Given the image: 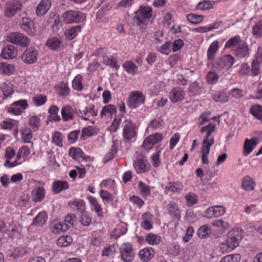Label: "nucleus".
Instances as JSON below:
<instances>
[{
    "instance_id": "nucleus-1",
    "label": "nucleus",
    "mask_w": 262,
    "mask_h": 262,
    "mask_svg": "<svg viewBox=\"0 0 262 262\" xmlns=\"http://www.w3.org/2000/svg\"><path fill=\"white\" fill-rule=\"evenodd\" d=\"M243 230L236 228L230 231L227 238V244H222L221 249L224 252H230L236 248L243 238Z\"/></svg>"
},
{
    "instance_id": "nucleus-2",
    "label": "nucleus",
    "mask_w": 262,
    "mask_h": 262,
    "mask_svg": "<svg viewBox=\"0 0 262 262\" xmlns=\"http://www.w3.org/2000/svg\"><path fill=\"white\" fill-rule=\"evenodd\" d=\"M63 20L66 24L80 23L86 19L85 14L79 11L69 10L63 14Z\"/></svg>"
},
{
    "instance_id": "nucleus-3",
    "label": "nucleus",
    "mask_w": 262,
    "mask_h": 262,
    "mask_svg": "<svg viewBox=\"0 0 262 262\" xmlns=\"http://www.w3.org/2000/svg\"><path fill=\"white\" fill-rule=\"evenodd\" d=\"M120 258L124 262H131L135 257L132 245L127 243L123 244L119 248Z\"/></svg>"
},
{
    "instance_id": "nucleus-4",
    "label": "nucleus",
    "mask_w": 262,
    "mask_h": 262,
    "mask_svg": "<svg viewBox=\"0 0 262 262\" xmlns=\"http://www.w3.org/2000/svg\"><path fill=\"white\" fill-rule=\"evenodd\" d=\"M235 62L234 58L231 55H226L217 59L213 63V67L218 70H222L225 68H230Z\"/></svg>"
},
{
    "instance_id": "nucleus-5",
    "label": "nucleus",
    "mask_w": 262,
    "mask_h": 262,
    "mask_svg": "<svg viewBox=\"0 0 262 262\" xmlns=\"http://www.w3.org/2000/svg\"><path fill=\"white\" fill-rule=\"evenodd\" d=\"M145 96L141 91H133L129 95L127 105L131 108H136L144 103Z\"/></svg>"
},
{
    "instance_id": "nucleus-6",
    "label": "nucleus",
    "mask_w": 262,
    "mask_h": 262,
    "mask_svg": "<svg viewBox=\"0 0 262 262\" xmlns=\"http://www.w3.org/2000/svg\"><path fill=\"white\" fill-rule=\"evenodd\" d=\"M123 138L124 140L129 141L137 135L136 125L130 120H125L123 122Z\"/></svg>"
},
{
    "instance_id": "nucleus-7",
    "label": "nucleus",
    "mask_w": 262,
    "mask_h": 262,
    "mask_svg": "<svg viewBox=\"0 0 262 262\" xmlns=\"http://www.w3.org/2000/svg\"><path fill=\"white\" fill-rule=\"evenodd\" d=\"M28 101L26 99H21L13 102L7 109L8 112L15 115H19L23 111L28 107Z\"/></svg>"
},
{
    "instance_id": "nucleus-8",
    "label": "nucleus",
    "mask_w": 262,
    "mask_h": 262,
    "mask_svg": "<svg viewBox=\"0 0 262 262\" xmlns=\"http://www.w3.org/2000/svg\"><path fill=\"white\" fill-rule=\"evenodd\" d=\"M22 4L19 0H11L8 2L6 5L5 13L7 16L12 17L17 11H20Z\"/></svg>"
},
{
    "instance_id": "nucleus-9",
    "label": "nucleus",
    "mask_w": 262,
    "mask_h": 262,
    "mask_svg": "<svg viewBox=\"0 0 262 262\" xmlns=\"http://www.w3.org/2000/svg\"><path fill=\"white\" fill-rule=\"evenodd\" d=\"M38 52L35 48H29L21 55L23 61L27 64H32L37 61Z\"/></svg>"
},
{
    "instance_id": "nucleus-10",
    "label": "nucleus",
    "mask_w": 262,
    "mask_h": 262,
    "mask_svg": "<svg viewBox=\"0 0 262 262\" xmlns=\"http://www.w3.org/2000/svg\"><path fill=\"white\" fill-rule=\"evenodd\" d=\"M186 95L185 91L181 88L175 87L171 89L169 93V99L171 102L175 103L182 101Z\"/></svg>"
},
{
    "instance_id": "nucleus-11",
    "label": "nucleus",
    "mask_w": 262,
    "mask_h": 262,
    "mask_svg": "<svg viewBox=\"0 0 262 262\" xmlns=\"http://www.w3.org/2000/svg\"><path fill=\"white\" fill-rule=\"evenodd\" d=\"M10 41L17 46L26 47L30 43V39L23 34L15 32L10 35Z\"/></svg>"
},
{
    "instance_id": "nucleus-12",
    "label": "nucleus",
    "mask_w": 262,
    "mask_h": 262,
    "mask_svg": "<svg viewBox=\"0 0 262 262\" xmlns=\"http://www.w3.org/2000/svg\"><path fill=\"white\" fill-rule=\"evenodd\" d=\"M21 28L26 31L29 35H34L36 33L33 21L29 18H23L19 23Z\"/></svg>"
},
{
    "instance_id": "nucleus-13",
    "label": "nucleus",
    "mask_w": 262,
    "mask_h": 262,
    "mask_svg": "<svg viewBox=\"0 0 262 262\" xmlns=\"http://www.w3.org/2000/svg\"><path fill=\"white\" fill-rule=\"evenodd\" d=\"M69 188V184L66 181L56 180L53 182L52 184V192L57 194L62 191L68 189Z\"/></svg>"
},
{
    "instance_id": "nucleus-14",
    "label": "nucleus",
    "mask_w": 262,
    "mask_h": 262,
    "mask_svg": "<svg viewBox=\"0 0 262 262\" xmlns=\"http://www.w3.org/2000/svg\"><path fill=\"white\" fill-rule=\"evenodd\" d=\"M155 251L151 247H146L139 251V257L143 262H148L155 255Z\"/></svg>"
},
{
    "instance_id": "nucleus-15",
    "label": "nucleus",
    "mask_w": 262,
    "mask_h": 262,
    "mask_svg": "<svg viewBox=\"0 0 262 262\" xmlns=\"http://www.w3.org/2000/svg\"><path fill=\"white\" fill-rule=\"evenodd\" d=\"M1 56L5 59H13L17 56V50L12 45H7L3 49Z\"/></svg>"
},
{
    "instance_id": "nucleus-16",
    "label": "nucleus",
    "mask_w": 262,
    "mask_h": 262,
    "mask_svg": "<svg viewBox=\"0 0 262 262\" xmlns=\"http://www.w3.org/2000/svg\"><path fill=\"white\" fill-rule=\"evenodd\" d=\"M134 167L137 173H143L148 171L150 165L146 161L141 159H138L134 162Z\"/></svg>"
},
{
    "instance_id": "nucleus-17",
    "label": "nucleus",
    "mask_w": 262,
    "mask_h": 262,
    "mask_svg": "<svg viewBox=\"0 0 262 262\" xmlns=\"http://www.w3.org/2000/svg\"><path fill=\"white\" fill-rule=\"evenodd\" d=\"M68 205L72 209L76 210L80 213L85 211V203L84 201L82 199H75L70 201L68 203Z\"/></svg>"
},
{
    "instance_id": "nucleus-18",
    "label": "nucleus",
    "mask_w": 262,
    "mask_h": 262,
    "mask_svg": "<svg viewBox=\"0 0 262 262\" xmlns=\"http://www.w3.org/2000/svg\"><path fill=\"white\" fill-rule=\"evenodd\" d=\"M51 6L50 0H41L36 9V14L38 16H42L49 10Z\"/></svg>"
},
{
    "instance_id": "nucleus-19",
    "label": "nucleus",
    "mask_w": 262,
    "mask_h": 262,
    "mask_svg": "<svg viewBox=\"0 0 262 262\" xmlns=\"http://www.w3.org/2000/svg\"><path fill=\"white\" fill-rule=\"evenodd\" d=\"M234 54L240 58H244L249 55L248 46L245 41H242L240 44L234 49Z\"/></svg>"
},
{
    "instance_id": "nucleus-20",
    "label": "nucleus",
    "mask_w": 262,
    "mask_h": 262,
    "mask_svg": "<svg viewBox=\"0 0 262 262\" xmlns=\"http://www.w3.org/2000/svg\"><path fill=\"white\" fill-rule=\"evenodd\" d=\"M88 199L91 205L92 210L96 212L98 217H102L103 216V209L97 200L93 196H89Z\"/></svg>"
},
{
    "instance_id": "nucleus-21",
    "label": "nucleus",
    "mask_w": 262,
    "mask_h": 262,
    "mask_svg": "<svg viewBox=\"0 0 262 262\" xmlns=\"http://www.w3.org/2000/svg\"><path fill=\"white\" fill-rule=\"evenodd\" d=\"M166 207L168 212L171 216L178 220L181 219L179 208L176 203L171 202L167 205Z\"/></svg>"
},
{
    "instance_id": "nucleus-22",
    "label": "nucleus",
    "mask_w": 262,
    "mask_h": 262,
    "mask_svg": "<svg viewBox=\"0 0 262 262\" xmlns=\"http://www.w3.org/2000/svg\"><path fill=\"white\" fill-rule=\"evenodd\" d=\"M255 185L254 179L249 176L244 177L242 180L241 187L246 191L254 190Z\"/></svg>"
},
{
    "instance_id": "nucleus-23",
    "label": "nucleus",
    "mask_w": 262,
    "mask_h": 262,
    "mask_svg": "<svg viewBox=\"0 0 262 262\" xmlns=\"http://www.w3.org/2000/svg\"><path fill=\"white\" fill-rule=\"evenodd\" d=\"M257 140L255 139H246L244 142L243 147V155L245 156L249 155L257 144Z\"/></svg>"
},
{
    "instance_id": "nucleus-24",
    "label": "nucleus",
    "mask_w": 262,
    "mask_h": 262,
    "mask_svg": "<svg viewBox=\"0 0 262 262\" xmlns=\"http://www.w3.org/2000/svg\"><path fill=\"white\" fill-rule=\"evenodd\" d=\"M79 116H80L81 118L84 120H88V119L85 116H87L88 117L96 116L98 114L97 111L95 110V106L94 105H91L89 106H86L82 112L79 110Z\"/></svg>"
},
{
    "instance_id": "nucleus-25",
    "label": "nucleus",
    "mask_w": 262,
    "mask_h": 262,
    "mask_svg": "<svg viewBox=\"0 0 262 262\" xmlns=\"http://www.w3.org/2000/svg\"><path fill=\"white\" fill-rule=\"evenodd\" d=\"M69 155L73 159L78 161H83L85 158L84 152L78 147H71L69 150Z\"/></svg>"
},
{
    "instance_id": "nucleus-26",
    "label": "nucleus",
    "mask_w": 262,
    "mask_h": 262,
    "mask_svg": "<svg viewBox=\"0 0 262 262\" xmlns=\"http://www.w3.org/2000/svg\"><path fill=\"white\" fill-rule=\"evenodd\" d=\"M61 115L64 121L72 120L74 117L73 109L70 105H66L62 107Z\"/></svg>"
},
{
    "instance_id": "nucleus-27",
    "label": "nucleus",
    "mask_w": 262,
    "mask_h": 262,
    "mask_svg": "<svg viewBox=\"0 0 262 262\" xmlns=\"http://www.w3.org/2000/svg\"><path fill=\"white\" fill-rule=\"evenodd\" d=\"M45 189L42 187H38L32 191L33 201L36 202H40L43 200L45 195Z\"/></svg>"
},
{
    "instance_id": "nucleus-28",
    "label": "nucleus",
    "mask_w": 262,
    "mask_h": 262,
    "mask_svg": "<svg viewBox=\"0 0 262 262\" xmlns=\"http://www.w3.org/2000/svg\"><path fill=\"white\" fill-rule=\"evenodd\" d=\"M183 189V185L180 182L168 183L165 187V190L168 192H179Z\"/></svg>"
},
{
    "instance_id": "nucleus-29",
    "label": "nucleus",
    "mask_w": 262,
    "mask_h": 262,
    "mask_svg": "<svg viewBox=\"0 0 262 262\" xmlns=\"http://www.w3.org/2000/svg\"><path fill=\"white\" fill-rule=\"evenodd\" d=\"M48 219V216L45 211H41L33 220V223L31 225L38 226H43Z\"/></svg>"
},
{
    "instance_id": "nucleus-30",
    "label": "nucleus",
    "mask_w": 262,
    "mask_h": 262,
    "mask_svg": "<svg viewBox=\"0 0 262 262\" xmlns=\"http://www.w3.org/2000/svg\"><path fill=\"white\" fill-rule=\"evenodd\" d=\"M48 22L52 24L51 26L54 30H59L62 26V23L59 15L55 13L50 14Z\"/></svg>"
},
{
    "instance_id": "nucleus-31",
    "label": "nucleus",
    "mask_w": 262,
    "mask_h": 262,
    "mask_svg": "<svg viewBox=\"0 0 262 262\" xmlns=\"http://www.w3.org/2000/svg\"><path fill=\"white\" fill-rule=\"evenodd\" d=\"M81 30V26L77 25L72 27L70 29H67L64 32L66 37L69 40L74 39Z\"/></svg>"
},
{
    "instance_id": "nucleus-32",
    "label": "nucleus",
    "mask_w": 262,
    "mask_h": 262,
    "mask_svg": "<svg viewBox=\"0 0 262 262\" xmlns=\"http://www.w3.org/2000/svg\"><path fill=\"white\" fill-rule=\"evenodd\" d=\"M219 42L215 40L213 41L209 46L207 51V59L212 61L215 58V54L219 49Z\"/></svg>"
},
{
    "instance_id": "nucleus-33",
    "label": "nucleus",
    "mask_w": 262,
    "mask_h": 262,
    "mask_svg": "<svg viewBox=\"0 0 262 262\" xmlns=\"http://www.w3.org/2000/svg\"><path fill=\"white\" fill-rule=\"evenodd\" d=\"M57 93L61 97H66L70 94V89L67 82L62 81L58 85Z\"/></svg>"
},
{
    "instance_id": "nucleus-34",
    "label": "nucleus",
    "mask_w": 262,
    "mask_h": 262,
    "mask_svg": "<svg viewBox=\"0 0 262 262\" xmlns=\"http://www.w3.org/2000/svg\"><path fill=\"white\" fill-rule=\"evenodd\" d=\"M102 63L104 64L110 66L111 68L117 70L119 66L117 64V59L112 56H103Z\"/></svg>"
},
{
    "instance_id": "nucleus-35",
    "label": "nucleus",
    "mask_w": 262,
    "mask_h": 262,
    "mask_svg": "<svg viewBox=\"0 0 262 262\" xmlns=\"http://www.w3.org/2000/svg\"><path fill=\"white\" fill-rule=\"evenodd\" d=\"M81 139L85 140V138L96 135L97 134V130L92 126H89L87 127L83 128L82 130Z\"/></svg>"
},
{
    "instance_id": "nucleus-36",
    "label": "nucleus",
    "mask_w": 262,
    "mask_h": 262,
    "mask_svg": "<svg viewBox=\"0 0 262 262\" xmlns=\"http://www.w3.org/2000/svg\"><path fill=\"white\" fill-rule=\"evenodd\" d=\"M60 40L57 37H50L46 42V45L51 50H55L60 47Z\"/></svg>"
},
{
    "instance_id": "nucleus-37",
    "label": "nucleus",
    "mask_w": 262,
    "mask_h": 262,
    "mask_svg": "<svg viewBox=\"0 0 262 262\" xmlns=\"http://www.w3.org/2000/svg\"><path fill=\"white\" fill-rule=\"evenodd\" d=\"M15 71V67L13 64L6 63H0V73L10 75Z\"/></svg>"
},
{
    "instance_id": "nucleus-38",
    "label": "nucleus",
    "mask_w": 262,
    "mask_h": 262,
    "mask_svg": "<svg viewBox=\"0 0 262 262\" xmlns=\"http://www.w3.org/2000/svg\"><path fill=\"white\" fill-rule=\"evenodd\" d=\"M138 188L140 190V194L142 196L146 198L150 195L151 192L149 186L142 181L139 182Z\"/></svg>"
},
{
    "instance_id": "nucleus-39",
    "label": "nucleus",
    "mask_w": 262,
    "mask_h": 262,
    "mask_svg": "<svg viewBox=\"0 0 262 262\" xmlns=\"http://www.w3.org/2000/svg\"><path fill=\"white\" fill-rule=\"evenodd\" d=\"M242 41L239 35L230 38L227 40L225 45V48H236Z\"/></svg>"
},
{
    "instance_id": "nucleus-40",
    "label": "nucleus",
    "mask_w": 262,
    "mask_h": 262,
    "mask_svg": "<svg viewBox=\"0 0 262 262\" xmlns=\"http://www.w3.org/2000/svg\"><path fill=\"white\" fill-rule=\"evenodd\" d=\"M51 227L52 232L55 234L58 233L61 231H64L67 230L64 225L57 220L53 221L51 223Z\"/></svg>"
},
{
    "instance_id": "nucleus-41",
    "label": "nucleus",
    "mask_w": 262,
    "mask_h": 262,
    "mask_svg": "<svg viewBox=\"0 0 262 262\" xmlns=\"http://www.w3.org/2000/svg\"><path fill=\"white\" fill-rule=\"evenodd\" d=\"M145 241L151 245H158L161 241V237L152 233H149L146 234Z\"/></svg>"
},
{
    "instance_id": "nucleus-42",
    "label": "nucleus",
    "mask_w": 262,
    "mask_h": 262,
    "mask_svg": "<svg viewBox=\"0 0 262 262\" xmlns=\"http://www.w3.org/2000/svg\"><path fill=\"white\" fill-rule=\"evenodd\" d=\"M116 113V107L114 105L108 104L104 106L102 108L100 112V116L101 117L103 116H112L113 115L115 114Z\"/></svg>"
},
{
    "instance_id": "nucleus-43",
    "label": "nucleus",
    "mask_w": 262,
    "mask_h": 262,
    "mask_svg": "<svg viewBox=\"0 0 262 262\" xmlns=\"http://www.w3.org/2000/svg\"><path fill=\"white\" fill-rule=\"evenodd\" d=\"M82 79V76L80 74H78L74 77L72 81V87L74 90L81 91L83 89Z\"/></svg>"
},
{
    "instance_id": "nucleus-44",
    "label": "nucleus",
    "mask_w": 262,
    "mask_h": 262,
    "mask_svg": "<svg viewBox=\"0 0 262 262\" xmlns=\"http://www.w3.org/2000/svg\"><path fill=\"white\" fill-rule=\"evenodd\" d=\"M123 67L124 70L128 73L131 75H134L137 69V66L132 61H127L123 64Z\"/></svg>"
},
{
    "instance_id": "nucleus-45",
    "label": "nucleus",
    "mask_w": 262,
    "mask_h": 262,
    "mask_svg": "<svg viewBox=\"0 0 262 262\" xmlns=\"http://www.w3.org/2000/svg\"><path fill=\"white\" fill-rule=\"evenodd\" d=\"M212 98L215 101L226 102L228 101V97L223 92H214L212 94Z\"/></svg>"
},
{
    "instance_id": "nucleus-46",
    "label": "nucleus",
    "mask_w": 262,
    "mask_h": 262,
    "mask_svg": "<svg viewBox=\"0 0 262 262\" xmlns=\"http://www.w3.org/2000/svg\"><path fill=\"white\" fill-rule=\"evenodd\" d=\"M250 112L256 119L262 121V106L258 104L253 105Z\"/></svg>"
},
{
    "instance_id": "nucleus-47",
    "label": "nucleus",
    "mask_w": 262,
    "mask_h": 262,
    "mask_svg": "<svg viewBox=\"0 0 262 262\" xmlns=\"http://www.w3.org/2000/svg\"><path fill=\"white\" fill-rule=\"evenodd\" d=\"M34 104L37 106L44 105L47 101V97L45 95L37 94L32 97Z\"/></svg>"
},
{
    "instance_id": "nucleus-48",
    "label": "nucleus",
    "mask_w": 262,
    "mask_h": 262,
    "mask_svg": "<svg viewBox=\"0 0 262 262\" xmlns=\"http://www.w3.org/2000/svg\"><path fill=\"white\" fill-rule=\"evenodd\" d=\"M76 216L73 213L68 214L64 219V227L67 230L68 228L73 227L75 222Z\"/></svg>"
},
{
    "instance_id": "nucleus-49",
    "label": "nucleus",
    "mask_w": 262,
    "mask_h": 262,
    "mask_svg": "<svg viewBox=\"0 0 262 262\" xmlns=\"http://www.w3.org/2000/svg\"><path fill=\"white\" fill-rule=\"evenodd\" d=\"M73 242V238L70 235L62 236L57 240V245L60 247H67Z\"/></svg>"
},
{
    "instance_id": "nucleus-50",
    "label": "nucleus",
    "mask_w": 262,
    "mask_h": 262,
    "mask_svg": "<svg viewBox=\"0 0 262 262\" xmlns=\"http://www.w3.org/2000/svg\"><path fill=\"white\" fill-rule=\"evenodd\" d=\"M118 149L117 146L114 144L110 149L108 152L104 156L103 160L105 163L112 160L117 155Z\"/></svg>"
},
{
    "instance_id": "nucleus-51",
    "label": "nucleus",
    "mask_w": 262,
    "mask_h": 262,
    "mask_svg": "<svg viewBox=\"0 0 262 262\" xmlns=\"http://www.w3.org/2000/svg\"><path fill=\"white\" fill-rule=\"evenodd\" d=\"M40 123V119L36 116H32L29 118V125L34 131L38 130Z\"/></svg>"
},
{
    "instance_id": "nucleus-52",
    "label": "nucleus",
    "mask_w": 262,
    "mask_h": 262,
    "mask_svg": "<svg viewBox=\"0 0 262 262\" xmlns=\"http://www.w3.org/2000/svg\"><path fill=\"white\" fill-rule=\"evenodd\" d=\"M185 199L188 206L192 207L197 203L198 199L196 195L193 193H189L185 195Z\"/></svg>"
},
{
    "instance_id": "nucleus-53",
    "label": "nucleus",
    "mask_w": 262,
    "mask_h": 262,
    "mask_svg": "<svg viewBox=\"0 0 262 262\" xmlns=\"http://www.w3.org/2000/svg\"><path fill=\"white\" fill-rule=\"evenodd\" d=\"M63 135L61 133L55 131L52 135V142L57 146L62 147Z\"/></svg>"
},
{
    "instance_id": "nucleus-54",
    "label": "nucleus",
    "mask_w": 262,
    "mask_h": 262,
    "mask_svg": "<svg viewBox=\"0 0 262 262\" xmlns=\"http://www.w3.org/2000/svg\"><path fill=\"white\" fill-rule=\"evenodd\" d=\"M252 33L256 38H260L262 35V19L259 20L253 27Z\"/></svg>"
},
{
    "instance_id": "nucleus-55",
    "label": "nucleus",
    "mask_w": 262,
    "mask_h": 262,
    "mask_svg": "<svg viewBox=\"0 0 262 262\" xmlns=\"http://www.w3.org/2000/svg\"><path fill=\"white\" fill-rule=\"evenodd\" d=\"M81 213L80 217V222L84 226H89L92 222V216L86 211H84Z\"/></svg>"
},
{
    "instance_id": "nucleus-56",
    "label": "nucleus",
    "mask_w": 262,
    "mask_h": 262,
    "mask_svg": "<svg viewBox=\"0 0 262 262\" xmlns=\"http://www.w3.org/2000/svg\"><path fill=\"white\" fill-rule=\"evenodd\" d=\"M210 144L206 146H202V162L204 164H208L209 162L208 156L210 150Z\"/></svg>"
},
{
    "instance_id": "nucleus-57",
    "label": "nucleus",
    "mask_w": 262,
    "mask_h": 262,
    "mask_svg": "<svg viewBox=\"0 0 262 262\" xmlns=\"http://www.w3.org/2000/svg\"><path fill=\"white\" fill-rule=\"evenodd\" d=\"M219 76L217 73L214 72L210 71L206 76V80L208 83L210 84H214L216 83L219 80Z\"/></svg>"
},
{
    "instance_id": "nucleus-58",
    "label": "nucleus",
    "mask_w": 262,
    "mask_h": 262,
    "mask_svg": "<svg viewBox=\"0 0 262 262\" xmlns=\"http://www.w3.org/2000/svg\"><path fill=\"white\" fill-rule=\"evenodd\" d=\"M99 195L104 202L111 203L114 200L113 195L105 190H101L99 191Z\"/></svg>"
},
{
    "instance_id": "nucleus-59",
    "label": "nucleus",
    "mask_w": 262,
    "mask_h": 262,
    "mask_svg": "<svg viewBox=\"0 0 262 262\" xmlns=\"http://www.w3.org/2000/svg\"><path fill=\"white\" fill-rule=\"evenodd\" d=\"M139 12L144 18L148 19L152 15V10L150 7L147 6H141L137 11Z\"/></svg>"
},
{
    "instance_id": "nucleus-60",
    "label": "nucleus",
    "mask_w": 262,
    "mask_h": 262,
    "mask_svg": "<svg viewBox=\"0 0 262 262\" xmlns=\"http://www.w3.org/2000/svg\"><path fill=\"white\" fill-rule=\"evenodd\" d=\"M1 89L3 94L5 98H8L14 93L13 89L11 85H9L6 83L2 84Z\"/></svg>"
},
{
    "instance_id": "nucleus-61",
    "label": "nucleus",
    "mask_w": 262,
    "mask_h": 262,
    "mask_svg": "<svg viewBox=\"0 0 262 262\" xmlns=\"http://www.w3.org/2000/svg\"><path fill=\"white\" fill-rule=\"evenodd\" d=\"M188 20L192 24H199L201 23L203 19V16L201 15H197L194 13H190L187 15Z\"/></svg>"
},
{
    "instance_id": "nucleus-62",
    "label": "nucleus",
    "mask_w": 262,
    "mask_h": 262,
    "mask_svg": "<svg viewBox=\"0 0 262 262\" xmlns=\"http://www.w3.org/2000/svg\"><path fill=\"white\" fill-rule=\"evenodd\" d=\"M241 255L239 254L228 255L223 257L220 262H239Z\"/></svg>"
},
{
    "instance_id": "nucleus-63",
    "label": "nucleus",
    "mask_w": 262,
    "mask_h": 262,
    "mask_svg": "<svg viewBox=\"0 0 262 262\" xmlns=\"http://www.w3.org/2000/svg\"><path fill=\"white\" fill-rule=\"evenodd\" d=\"M213 4L211 2L208 1L201 2L197 5L198 9L201 10H207L211 9L213 8Z\"/></svg>"
},
{
    "instance_id": "nucleus-64",
    "label": "nucleus",
    "mask_w": 262,
    "mask_h": 262,
    "mask_svg": "<svg viewBox=\"0 0 262 262\" xmlns=\"http://www.w3.org/2000/svg\"><path fill=\"white\" fill-rule=\"evenodd\" d=\"M163 124L164 121L161 118H157L151 121L149 124V127L153 129H157L161 127Z\"/></svg>"
}]
</instances>
